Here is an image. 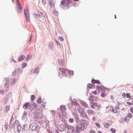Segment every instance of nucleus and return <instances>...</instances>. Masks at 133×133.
<instances>
[{
  "label": "nucleus",
  "instance_id": "6ab92c4d",
  "mask_svg": "<svg viewBox=\"0 0 133 133\" xmlns=\"http://www.w3.org/2000/svg\"><path fill=\"white\" fill-rule=\"evenodd\" d=\"M25 57L24 55H21L20 56L18 59V61H20L23 60Z\"/></svg>",
  "mask_w": 133,
  "mask_h": 133
},
{
  "label": "nucleus",
  "instance_id": "1a4fd4ad",
  "mask_svg": "<svg viewBox=\"0 0 133 133\" xmlns=\"http://www.w3.org/2000/svg\"><path fill=\"white\" fill-rule=\"evenodd\" d=\"M22 72V69L21 68H18L16 69L15 71H14V73L17 74V75H19L21 74Z\"/></svg>",
  "mask_w": 133,
  "mask_h": 133
},
{
  "label": "nucleus",
  "instance_id": "e433bc0d",
  "mask_svg": "<svg viewBox=\"0 0 133 133\" xmlns=\"http://www.w3.org/2000/svg\"><path fill=\"white\" fill-rule=\"evenodd\" d=\"M27 65V64L26 63H23L22 65V67L23 68H24L25 67V66H26Z\"/></svg>",
  "mask_w": 133,
  "mask_h": 133
},
{
  "label": "nucleus",
  "instance_id": "a878e982",
  "mask_svg": "<svg viewBox=\"0 0 133 133\" xmlns=\"http://www.w3.org/2000/svg\"><path fill=\"white\" fill-rule=\"evenodd\" d=\"M27 115V112L26 111H24L23 115L22 118L23 119H24L25 118Z\"/></svg>",
  "mask_w": 133,
  "mask_h": 133
},
{
  "label": "nucleus",
  "instance_id": "0eeeda50",
  "mask_svg": "<svg viewBox=\"0 0 133 133\" xmlns=\"http://www.w3.org/2000/svg\"><path fill=\"white\" fill-rule=\"evenodd\" d=\"M66 127L64 124H61L59 125V130L61 131H63L65 130Z\"/></svg>",
  "mask_w": 133,
  "mask_h": 133
},
{
  "label": "nucleus",
  "instance_id": "423d86ee",
  "mask_svg": "<svg viewBox=\"0 0 133 133\" xmlns=\"http://www.w3.org/2000/svg\"><path fill=\"white\" fill-rule=\"evenodd\" d=\"M55 2L53 0H49L48 4L50 6L51 8H54L55 7Z\"/></svg>",
  "mask_w": 133,
  "mask_h": 133
},
{
  "label": "nucleus",
  "instance_id": "58836bf2",
  "mask_svg": "<svg viewBox=\"0 0 133 133\" xmlns=\"http://www.w3.org/2000/svg\"><path fill=\"white\" fill-rule=\"evenodd\" d=\"M110 130L112 133H115L116 132V130L113 128H111Z\"/></svg>",
  "mask_w": 133,
  "mask_h": 133
},
{
  "label": "nucleus",
  "instance_id": "a211bd4d",
  "mask_svg": "<svg viewBox=\"0 0 133 133\" xmlns=\"http://www.w3.org/2000/svg\"><path fill=\"white\" fill-rule=\"evenodd\" d=\"M110 110L113 113H116L117 111V110L115 109H114L113 107L112 106H110Z\"/></svg>",
  "mask_w": 133,
  "mask_h": 133
},
{
  "label": "nucleus",
  "instance_id": "09e8293b",
  "mask_svg": "<svg viewBox=\"0 0 133 133\" xmlns=\"http://www.w3.org/2000/svg\"><path fill=\"white\" fill-rule=\"evenodd\" d=\"M58 39L62 41H63V37L61 36H59L58 37Z\"/></svg>",
  "mask_w": 133,
  "mask_h": 133
},
{
  "label": "nucleus",
  "instance_id": "72a5a7b5",
  "mask_svg": "<svg viewBox=\"0 0 133 133\" xmlns=\"http://www.w3.org/2000/svg\"><path fill=\"white\" fill-rule=\"evenodd\" d=\"M132 114L131 113H129L128 114L127 116L129 118H130L132 117Z\"/></svg>",
  "mask_w": 133,
  "mask_h": 133
},
{
  "label": "nucleus",
  "instance_id": "393cba45",
  "mask_svg": "<svg viewBox=\"0 0 133 133\" xmlns=\"http://www.w3.org/2000/svg\"><path fill=\"white\" fill-rule=\"evenodd\" d=\"M19 124V122L18 121L16 120L13 124V126L15 127V126H18Z\"/></svg>",
  "mask_w": 133,
  "mask_h": 133
},
{
  "label": "nucleus",
  "instance_id": "b1692460",
  "mask_svg": "<svg viewBox=\"0 0 133 133\" xmlns=\"http://www.w3.org/2000/svg\"><path fill=\"white\" fill-rule=\"evenodd\" d=\"M28 10V9H26L24 10V14L25 16L29 15Z\"/></svg>",
  "mask_w": 133,
  "mask_h": 133
},
{
  "label": "nucleus",
  "instance_id": "6e6d98bb",
  "mask_svg": "<svg viewBox=\"0 0 133 133\" xmlns=\"http://www.w3.org/2000/svg\"><path fill=\"white\" fill-rule=\"evenodd\" d=\"M93 98V96H90L89 97V99L90 101H91L92 100V99Z\"/></svg>",
  "mask_w": 133,
  "mask_h": 133
},
{
  "label": "nucleus",
  "instance_id": "4d7b16f0",
  "mask_svg": "<svg viewBox=\"0 0 133 133\" xmlns=\"http://www.w3.org/2000/svg\"><path fill=\"white\" fill-rule=\"evenodd\" d=\"M126 96L127 98H129L130 97V95L128 93L126 94Z\"/></svg>",
  "mask_w": 133,
  "mask_h": 133
},
{
  "label": "nucleus",
  "instance_id": "c85d7f7f",
  "mask_svg": "<svg viewBox=\"0 0 133 133\" xmlns=\"http://www.w3.org/2000/svg\"><path fill=\"white\" fill-rule=\"evenodd\" d=\"M87 87L90 89H92L94 88L93 85L92 84H88L87 85Z\"/></svg>",
  "mask_w": 133,
  "mask_h": 133
},
{
  "label": "nucleus",
  "instance_id": "338daca9",
  "mask_svg": "<svg viewBox=\"0 0 133 133\" xmlns=\"http://www.w3.org/2000/svg\"><path fill=\"white\" fill-rule=\"evenodd\" d=\"M34 106L35 108H37V106L36 104H34Z\"/></svg>",
  "mask_w": 133,
  "mask_h": 133
},
{
  "label": "nucleus",
  "instance_id": "20e7f679",
  "mask_svg": "<svg viewBox=\"0 0 133 133\" xmlns=\"http://www.w3.org/2000/svg\"><path fill=\"white\" fill-rule=\"evenodd\" d=\"M17 3L16 4V8L17 10L19 13H21L22 11V8L21 4L19 3L17 0Z\"/></svg>",
  "mask_w": 133,
  "mask_h": 133
},
{
  "label": "nucleus",
  "instance_id": "412c9836",
  "mask_svg": "<svg viewBox=\"0 0 133 133\" xmlns=\"http://www.w3.org/2000/svg\"><path fill=\"white\" fill-rule=\"evenodd\" d=\"M67 129L69 130H73L74 129V127L70 125H68L66 127Z\"/></svg>",
  "mask_w": 133,
  "mask_h": 133
},
{
  "label": "nucleus",
  "instance_id": "37998d69",
  "mask_svg": "<svg viewBox=\"0 0 133 133\" xmlns=\"http://www.w3.org/2000/svg\"><path fill=\"white\" fill-rule=\"evenodd\" d=\"M56 41V43H57V46H58V47H60L61 46V45L60 43L57 41Z\"/></svg>",
  "mask_w": 133,
  "mask_h": 133
},
{
  "label": "nucleus",
  "instance_id": "de8ad7c7",
  "mask_svg": "<svg viewBox=\"0 0 133 133\" xmlns=\"http://www.w3.org/2000/svg\"><path fill=\"white\" fill-rule=\"evenodd\" d=\"M119 107L118 106V105H116L115 108V109L117 110H119Z\"/></svg>",
  "mask_w": 133,
  "mask_h": 133
},
{
  "label": "nucleus",
  "instance_id": "dca6fc26",
  "mask_svg": "<svg viewBox=\"0 0 133 133\" xmlns=\"http://www.w3.org/2000/svg\"><path fill=\"white\" fill-rule=\"evenodd\" d=\"M49 48L50 49H52L54 47L53 43L52 42H50L49 43Z\"/></svg>",
  "mask_w": 133,
  "mask_h": 133
},
{
  "label": "nucleus",
  "instance_id": "774afa93",
  "mask_svg": "<svg viewBox=\"0 0 133 133\" xmlns=\"http://www.w3.org/2000/svg\"><path fill=\"white\" fill-rule=\"evenodd\" d=\"M122 96L123 97H125V93H123L122 94Z\"/></svg>",
  "mask_w": 133,
  "mask_h": 133
},
{
  "label": "nucleus",
  "instance_id": "39448f33",
  "mask_svg": "<svg viewBox=\"0 0 133 133\" xmlns=\"http://www.w3.org/2000/svg\"><path fill=\"white\" fill-rule=\"evenodd\" d=\"M59 70L62 72L63 76H65L66 75V71L65 68L60 67L59 68Z\"/></svg>",
  "mask_w": 133,
  "mask_h": 133
},
{
  "label": "nucleus",
  "instance_id": "4c0bfd02",
  "mask_svg": "<svg viewBox=\"0 0 133 133\" xmlns=\"http://www.w3.org/2000/svg\"><path fill=\"white\" fill-rule=\"evenodd\" d=\"M78 111L79 113H81L83 111H84L81 108H78Z\"/></svg>",
  "mask_w": 133,
  "mask_h": 133
},
{
  "label": "nucleus",
  "instance_id": "bf43d9fd",
  "mask_svg": "<svg viewBox=\"0 0 133 133\" xmlns=\"http://www.w3.org/2000/svg\"><path fill=\"white\" fill-rule=\"evenodd\" d=\"M77 118H76V119L75 120V121L76 122H77V123H78V122L79 121V118H78V116H77Z\"/></svg>",
  "mask_w": 133,
  "mask_h": 133
},
{
  "label": "nucleus",
  "instance_id": "864d4df0",
  "mask_svg": "<svg viewBox=\"0 0 133 133\" xmlns=\"http://www.w3.org/2000/svg\"><path fill=\"white\" fill-rule=\"evenodd\" d=\"M133 103V102L132 103L130 102H127V104L128 105H132Z\"/></svg>",
  "mask_w": 133,
  "mask_h": 133
},
{
  "label": "nucleus",
  "instance_id": "5fc2aeb1",
  "mask_svg": "<svg viewBox=\"0 0 133 133\" xmlns=\"http://www.w3.org/2000/svg\"><path fill=\"white\" fill-rule=\"evenodd\" d=\"M91 82L92 83L95 84L96 83V80H95V79H93L92 80Z\"/></svg>",
  "mask_w": 133,
  "mask_h": 133
},
{
  "label": "nucleus",
  "instance_id": "4be33fe9",
  "mask_svg": "<svg viewBox=\"0 0 133 133\" xmlns=\"http://www.w3.org/2000/svg\"><path fill=\"white\" fill-rule=\"evenodd\" d=\"M97 88L99 90L102 91L105 87L103 86H97Z\"/></svg>",
  "mask_w": 133,
  "mask_h": 133
},
{
  "label": "nucleus",
  "instance_id": "2eb2a0df",
  "mask_svg": "<svg viewBox=\"0 0 133 133\" xmlns=\"http://www.w3.org/2000/svg\"><path fill=\"white\" fill-rule=\"evenodd\" d=\"M87 112L90 116L94 114V112L92 110L90 109L88 110L87 111Z\"/></svg>",
  "mask_w": 133,
  "mask_h": 133
},
{
  "label": "nucleus",
  "instance_id": "c9c22d12",
  "mask_svg": "<svg viewBox=\"0 0 133 133\" xmlns=\"http://www.w3.org/2000/svg\"><path fill=\"white\" fill-rule=\"evenodd\" d=\"M110 125L109 124L106 123V124L104 125V126L105 128H109Z\"/></svg>",
  "mask_w": 133,
  "mask_h": 133
},
{
  "label": "nucleus",
  "instance_id": "cd10ccee",
  "mask_svg": "<svg viewBox=\"0 0 133 133\" xmlns=\"http://www.w3.org/2000/svg\"><path fill=\"white\" fill-rule=\"evenodd\" d=\"M42 102L41 99L40 98H38L37 100V102L39 104H40Z\"/></svg>",
  "mask_w": 133,
  "mask_h": 133
},
{
  "label": "nucleus",
  "instance_id": "f8f14e48",
  "mask_svg": "<svg viewBox=\"0 0 133 133\" xmlns=\"http://www.w3.org/2000/svg\"><path fill=\"white\" fill-rule=\"evenodd\" d=\"M38 69V67L37 66L35 69H32L31 70V72L32 73H36L37 72Z\"/></svg>",
  "mask_w": 133,
  "mask_h": 133
},
{
  "label": "nucleus",
  "instance_id": "4468645a",
  "mask_svg": "<svg viewBox=\"0 0 133 133\" xmlns=\"http://www.w3.org/2000/svg\"><path fill=\"white\" fill-rule=\"evenodd\" d=\"M60 111L64 113L66 110L65 107L64 106H61L60 107Z\"/></svg>",
  "mask_w": 133,
  "mask_h": 133
},
{
  "label": "nucleus",
  "instance_id": "49530a36",
  "mask_svg": "<svg viewBox=\"0 0 133 133\" xmlns=\"http://www.w3.org/2000/svg\"><path fill=\"white\" fill-rule=\"evenodd\" d=\"M90 133H96L94 130L92 129H91L89 131Z\"/></svg>",
  "mask_w": 133,
  "mask_h": 133
},
{
  "label": "nucleus",
  "instance_id": "9b49d317",
  "mask_svg": "<svg viewBox=\"0 0 133 133\" xmlns=\"http://www.w3.org/2000/svg\"><path fill=\"white\" fill-rule=\"evenodd\" d=\"M97 103H94L92 101L90 102V106L92 108L95 109V106H97Z\"/></svg>",
  "mask_w": 133,
  "mask_h": 133
},
{
  "label": "nucleus",
  "instance_id": "c756f323",
  "mask_svg": "<svg viewBox=\"0 0 133 133\" xmlns=\"http://www.w3.org/2000/svg\"><path fill=\"white\" fill-rule=\"evenodd\" d=\"M35 96L34 95H32L31 96V100L32 101H33L35 99Z\"/></svg>",
  "mask_w": 133,
  "mask_h": 133
},
{
  "label": "nucleus",
  "instance_id": "5701e85b",
  "mask_svg": "<svg viewBox=\"0 0 133 133\" xmlns=\"http://www.w3.org/2000/svg\"><path fill=\"white\" fill-rule=\"evenodd\" d=\"M21 127L20 124L18 125L17 128V131L18 132H20L21 129Z\"/></svg>",
  "mask_w": 133,
  "mask_h": 133
},
{
  "label": "nucleus",
  "instance_id": "a19ab883",
  "mask_svg": "<svg viewBox=\"0 0 133 133\" xmlns=\"http://www.w3.org/2000/svg\"><path fill=\"white\" fill-rule=\"evenodd\" d=\"M124 119L125 121L127 122H128L129 120V118H128L127 116L125 117L124 118Z\"/></svg>",
  "mask_w": 133,
  "mask_h": 133
},
{
  "label": "nucleus",
  "instance_id": "603ef678",
  "mask_svg": "<svg viewBox=\"0 0 133 133\" xmlns=\"http://www.w3.org/2000/svg\"><path fill=\"white\" fill-rule=\"evenodd\" d=\"M69 73L71 75H73L74 74L73 72L72 71H70L69 72Z\"/></svg>",
  "mask_w": 133,
  "mask_h": 133
},
{
  "label": "nucleus",
  "instance_id": "f257e3e1",
  "mask_svg": "<svg viewBox=\"0 0 133 133\" xmlns=\"http://www.w3.org/2000/svg\"><path fill=\"white\" fill-rule=\"evenodd\" d=\"M71 3L70 0H64L61 1V4L60 6L64 10H66L68 9L69 7V4Z\"/></svg>",
  "mask_w": 133,
  "mask_h": 133
},
{
  "label": "nucleus",
  "instance_id": "69168bd1",
  "mask_svg": "<svg viewBox=\"0 0 133 133\" xmlns=\"http://www.w3.org/2000/svg\"><path fill=\"white\" fill-rule=\"evenodd\" d=\"M77 102L76 101H72V104L74 105H75V103H76Z\"/></svg>",
  "mask_w": 133,
  "mask_h": 133
},
{
  "label": "nucleus",
  "instance_id": "052dcab7",
  "mask_svg": "<svg viewBox=\"0 0 133 133\" xmlns=\"http://www.w3.org/2000/svg\"><path fill=\"white\" fill-rule=\"evenodd\" d=\"M75 105L76 106L78 107H79V104H78V103H77V102L76 103H75Z\"/></svg>",
  "mask_w": 133,
  "mask_h": 133
},
{
  "label": "nucleus",
  "instance_id": "0e129e2a",
  "mask_svg": "<svg viewBox=\"0 0 133 133\" xmlns=\"http://www.w3.org/2000/svg\"><path fill=\"white\" fill-rule=\"evenodd\" d=\"M39 115H40V112H39V113H38V114H36V116L38 117H39Z\"/></svg>",
  "mask_w": 133,
  "mask_h": 133
},
{
  "label": "nucleus",
  "instance_id": "ea45409f",
  "mask_svg": "<svg viewBox=\"0 0 133 133\" xmlns=\"http://www.w3.org/2000/svg\"><path fill=\"white\" fill-rule=\"evenodd\" d=\"M69 121L70 122L72 123L74 122V119L73 118H70L69 119Z\"/></svg>",
  "mask_w": 133,
  "mask_h": 133
},
{
  "label": "nucleus",
  "instance_id": "3c124183",
  "mask_svg": "<svg viewBox=\"0 0 133 133\" xmlns=\"http://www.w3.org/2000/svg\"><path fill=\"white\" fill-rule=\"evenodd\" d=\"M42 2L44 5H45L46 3V0H42Z\"/></svg>",
  "mask_w": 133,
  "mask_h": 133
},
{
  "label": "nucleus",
  "instance_id": "473e14b6",
  "mask_svg": "<svg viewBox=\"0 0 133 133\" xmlns=\"http://www.w3.org/2000/svg\"><path fill=\"white\" fill-rule=\"evenodd\" d=\"M26 17V20L27 22L28 21L29 22H30V20L29 15H27L25 16Z\"/></svg>",
  "mask_w": 133,
  "mask_h": 133
},
{
  "label": "nucleus",
  "instance_id": "f704fd0d",
  "mask_svg": "<svg viewBox=\"0 0 133 133\" xmlns=\"http://www.w3.org/2000/svg\"><path fill=\"white\" fill-rule=\"evenodd\" d=\"M107 95V94L106 93L103 92L101 94V96L102 97H105Z\"/></svg>",
  "mask_w": 133,
  "mask_h": 133
},
{
  "label": "nucleus",
  "instance_id": "a18cd8bd",
  "mask_svg": "<svg viewBox=\"0 0 133 133\" xmlns=\"http://www.w3.org/2000/svg\"><path fill=\"white\" fill-rule=\"evenodd\" d=\"M53 13L56 15H57L58 14V12L57 11H53Z\"/></svg>",
  "mask_w": 133,
  "mask_h": 133
},
{
  "label": "nucleus",
  "instance_id": "aec40b11",
  "mask_svg": "<svg viewBox=\"0 0 133 133\" xmlns=\"http://www.w3.org/2000/svg\"><path fill=\"white\" fill-rule=\"evenodd\" d=\"M81 121L83 124H84L87 125L88 124L89 122L88 121L85 120L84 119L81 120Z\"/></svg>",
  "mask_w": 133,
  "mask_h": 133
},
{
  "label": "nucleus",
  "instance_id": "8fccbe9b",
  "mask_svg": "<svg viewBox=\"0 0 133 133\" xmlns=\"http://www.w3.org/2000/svg\"><path fill=\"white\" fill-rule=\"evenodd\" d=\"M5 91H4V90H0V94H3L4 92H5Z\"/></svg>",
  "mask_w": 133,
  "mask_h": 133
},
{
  "label": "nucleus",
  "instance_id": "f3484780",
  "mask_svg": "<svg viewBox=\"0 0 133 133\" xmlns=\"http://www.w3.org/2000/svg\"><path fill=\"white\" fill-rule=\"evenodd\" d=\"M80 115L81 116L83 117V118H85L86 116L85 113V111H83L82 112L80 113Z\"/></svg>",
  "mask_w": 133,
  "mask_h": 133
},
{
  "label": "nucleus",
  "instance_id": "ddd939ff",
  "mask_svg": "<svg viewBox=\"0 0 133 133\" xmlns=\"http://www.w3.org/2000/svg\"><path fill=\"white\" fill-rule=\"evenodd\" d=\"M42 15V14L41 13H37V14L35 13L34 14V16L35 17L39 18H40L41 17Z\"/></svg>",
  "mask_w": 133,
  "mask_h": 133
},
{
  "label": "nucleus",
  "instance_id": "2f4dec72",
  "mask_svg": "<svg viewBox=\"0 0 133 133\" xmlns=\"http://www.w3.org/2000/svg\"><path fill=\"white\" fill-rule=\"evenodd\" d=\"M4 87H6L5 91L7 92L8 91L9 89V85H6V84L5 85H4Z\"/></svg>",
  "mask_w": 133,
  "mask_h": 133
},
{
  "label": "nucleus",
  "instance_id": "6e6552de",
  "mask_svg": "<svg viewBox=\"0 0 133 133\" xmlns=\"http://www.w3.org/2000/svg\"><path fill=\"white\" fill-rule=\"evenodd\" d=\"M30 104L29 103H27L25 104L23 106V108L25 109H26L28 108H30Z\"/></svg>",
  "mask_w": 133,
  "mask_h": 133
},
{
  "label": "nucleus",
  "instance_id": "79ce46f5",
  "mask_svg": "<svg viewBox=\"0 0 133 133\" xmlns=\"http://www.w3.org/2000/svg\"><path fill=\"white\" fill-rule=\"evenodd\" d=\"M95 124L96 125L97 127H98V128H100L101 126L100 124L96 122L95 123Z\"/></svg>",
  "mask_w": 133,
  "mask_h": 133
},
{
  "label": "nucleus",
  "instance_id": "9d476101",
  "mask_svg": "<svg viewBox=\"0 0 133 133\" xmlns=\"http://www.w3.org/2000/svg\"><path fill=\"white\" fill-rule=\"evenodd\" d=\"M80 103L84 107L86 108H88V106L85 102L82 100L80 101Z\"/></svg>",
  "mask_w": 133,
  "mask_h": 133
},
{
  "label": "nucleus",
  "instance_id": "c03bdc74",
  "mask_svg": "<svg viewBox=\"0 0 133 133\" xmlns=\"http://www.w3.org/2000/svg\"><path fill=\"white\" fill-rule=\"evenodd\" d=\"M8 124L7 123H5V128L6 130H7L8 128Z\"/></svg>",
  "mask_w": 133,
  "mask_h": 133
},
{
  "label": "nucleus",
  "instance_id": "7ed1b4c3",
  "mask_svg": "<svg viewBox=\"0 0 133 133\" xmlns=\"http://www.w3.org/2000/svg\"><path fill=\"white\" fill-rule=\"evenodd\" d=\"M37 124L35 123H32L30 126V129L32 131L35 130L37 127Z\"/></svg>",
  "mask_w": 133,
  "mask_h": 133
},
{
  "label": "nucleus",
  "instance_id": "680f3d73",
  "mask_svg": "<svg viewBox=\"0 0 133 133\" xmlns=\"http://www.w3.org/2000/svg\"><path fill=\"white\" fill-rule=\"evenodd\" d=\"M100 81H99L98 80H96V83L97 84H100Z\"/></svg>",
  "mask_w": 133,
  "mask_h": 133
},
{
  "label": "nucleus",
  "instance_id": "e2e57ef3",
  "mask_svg": "<svg viewBox=\"0 0 133 133\" xmlns=\"http://www.w3.org/2000/svg\"><path fill=\"white\" fill-rule=\"evenodd\" d=\"M6 110H9V109H10V108L9 107L7 106L6 107Z\"/></svg>",
  "mask_w": 133,
  "mask_h": 133
},
{
  "label": "nucleus",
  "instance_id": "f03ea898",
  "mask_svg": "<svg viewBox=\"0 0 133 133\" xmlns=\"http://www.w3.org/2000/svg\"><path fill=\"white\" fill-rule=\"evenodd\" d=\"M75 129L77 132H80L81 130H84V125L83 124H77L75 126Z\"/></svg>",
  "mask_w": 133,
  "mask_h": 133
},
{
  "label": "nucleus",
  "instance_id": "13d9d810",
  "mask_svg": "<svg viewBox=\"0 0 133 133\" xmlns=\"http://www.w3.org/2000/svg\"><path fill=\"white\" fill-rule=\"evenodd\" d=\"M130 111L133 114V108L131 107L130 109Z\"/></svg>",
  "mask_w": 133,
  "mask_h": 133
},
{
  "label": "nucleus",
  "instance_id": "7c9ffc66",
  "mask_svg": "<svg viewBox=\"0 0 133 133\" xmlns=\"http://www.w3.org/2000/svg\"><path fill=\"white\" fill-rule=\"evenodd\" d=\"M17 79L16 78H15L14 79L12 82L11 83V85H14L16 82Z\"/></svg>",
  "mask_w": 133,
  "mask_h": 133
},
{
  "label": "nucleus",
  "instance_id": "bb28decb",
  "mask_svg": "<svg viewBox=\"0 0 133 133\" xmlns=\"http://www.w3.org/2000/svg\"><path fill=\"white\" fill-rule=\"evenodd\" d=\"M5 79L6 82L5 84H6V85H9V83L10 81V79L9 78H5Z\"/></svg>",
  "mask_w": 133,
  "mask_h": 133
}]
</instances>
